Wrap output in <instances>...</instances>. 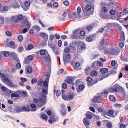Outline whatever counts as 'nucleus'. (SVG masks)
I'll return each mask as SVG.
<instances>
[{
    "mask_svg": "<svg viewBox=\"0 0 128 128\" xmlns=\"http://www.w3.org/2000/svg\"><path fill=\"white\" fill-rule=\"evenodd\" d=\"M86 80L87 83V85L88 86H90L96 84L98 82V80L96 79L94 80L93 81L92 79L90 77L87 76L86 78Z\"/></svg>",
    "mask_w": 128,
    "mask_h": 128,
    "instance_id": "nucleus-1",
    "label": "nucleus"
},
{
    "mask_svg": "<svg viewBox=\"0 0 128 128\" xmlns=\"http://www.w3.org/2000/svg\"><path fill=\"white\" fill-rule=\"evenodd\" d=\"M101 100V97L99 96H96L92 99V101L94 103H100Z\"/></svg>",
    "mask_w": 128,
    "mask_h": 128,
    "instance_id": "nucleus-2",
    "label": "nucleus"
},
{
    "mask_svg": "<svg viewBox=\"0 0 128 128\" xmlns=\"http://www.w3.org/2000/svg\"><path fill=\"white\" fill-rule=\"evenodd\" d=\"M118 29L120 32V34L122 40L124 41L125 40V35L124 32L122 30V27L120 26H119L118 28Z\"/></svg>",
    "mask_w": 128,
    "mask_h": 128,
    "instance_id": "nucleus-3",
    "label": "nucleus"
},
{
    "mask_svg": "<svg viewBox=\"0 0 128 128\" xmlns=\"http://www.w3.org/2000/svg\"><path fill=\"white\" fill-rule=\"evenodd\" d=\"M58 120V118L57 117H55L53 116H51L48 120V122L50 124H52L53 122L57 121Z\"/></svg>",
    "mask_w": 128,
    "mask_h": 128,
    "instance_id": "nucleus-4",
    "label": "nucleus"
},
{
    "mask_svg": "<svg viewBox=\"0 0 128 128\" xmlns=\"http://www.w3.org/2000/svg\"><path fill=\"white\" fill-rule=\"evenodd\" d=\"M46 96L44 95H42V97L43 99L41 98H38V100L39 102L40 103H42L43 106L46 103Z\"/></svg>",
    "mask_w": 128,
    "mask_h": 128,
    "instance_id": "nucleus-5",
    "label": "nucleus"
},
{
    "mask_svg": "<svg viewBox=\"0 0 128 128\" xmlns=\"http://www.w3.org/2000/svg\"><path fill=\"white\" fill-rule=\"evenodd\" d=\"M40 36L42 37L43 41L44 42H46L48 40V35L45 33L40 32Z\"/></svg>",
    "mask_w": 128,
    "mask_h": 128,
    "instance_id": "nucleus-6",
    "label": "nucleus"
},
{
    "mask_svg": "<svg viewBox=\"0 0 128 128\" xmlns=\"http://www.w3.org/2000/svg\"><path fill=\"white\" fill-rule=\"evenodd\" d=\"M106 4L103 2H100V5L101 6H102V11L103 13H106L108 11V9L107 8L105 7H104V6H106Z\"/></svg>",
    "mask_w": 128,
    "mask_h": 128,
    "instance_id": "nucleus-7",
    "label": "nucleus"
},
{
    "mask_svg": "<svg viewBox=\"0 0 128 128\" xmlns=\"http://www.w3.org/2000/svg\"><path fill=\"white\" fill-rule=\"evenodd\" d=\"M95 34H93L90 36L86 38V40L88 42H90L92 41V40L94 38V36H96Z\"/></svg>",
    "mask_w": 128,
    "mask_h": 128,
    "instance_id": "nucleus-8",
    "label": "nucleus"
},
{
    "mask_svg": "<svg viewBox=\"0 0 128 128\" xmlns=\"http://www.w3.org/2000/svg\"><path fill=\"white\" fill-rule=\"evenodd\" d=\"M83 123L87 128H88V126L90 124L89 121L87 120L86 118H84L83 120Z\"/></svg>",
    "mask_w": 128,
    "mask_h": 128,
    "instance_id": "nucleus-9",
    "label": "nucleus"
},
{
    "mask_svg": "<svg viewBox=\"0 0 128 128\" xmlns=\"http://www.w3.org/2000/svg\"><path fill=\"white\" fill-rule=\"evenodd\" d=\"M30 24L29 23L27 20L24 21L22 23V27H25L29 26L30 28Z\"/></svg>",
    "mask_w": 128,
    "mask_h": 128,
    "instance_id": "nucleus-10",
    "label": "nucleus"
},
{
    "mask_svg": "<svg viewBox=\"0 0 128 128\" xmlns=\"http://www.w3.org/2000/svg\"><path fill=\"white\" fill-rule=\"evenodd\" d=\"M11 23L13 24H15L17 22H18V20L16 16H12L10 20Z\"/></svg>",
    "mask_w": 128,
    "mask_h": 128,
    "instance_id": "nucleus-11",
    "label": "nucleus"
},
{
    "mask_svg": "<svg viewBox=\"0 0 128 128\" xmlns=\"http://www.w3.org/2000/svg\"><path fill=\"white\" fill-rule=\"evenodd\" d=\"M9 46L10 47L13 48H17V45H16L14 42L13 41H11L8 44Z\"/></svg>",
    "mask_w": 128,
    "mask_h": 128,
    "instance_id": "nucleus-12",
    "label": "nucleus"
},
{
    "mask_svg": "<svg viewBox=\"0 0 128 128\" xmlns=\"http://www.w3.org/2000/svg\"><path fill=\"white\" fill-rule=\"evenodd\" d=\"M109 72H110V73L108 72V74L105 76V77H107L108 76H109L111 74H114L116 73L115 70H111Z\"/></svg>",
    "mask_w": 128,
    "mask_h": 128,
    "instance_id": "nucleus-13",
    "label": "nucleus"
},
{
    "mask_svg": "<svg viewBox=\"0 0 128 128\" xmlns=\"http://www.w3.org/2000/svg\"><path fill=\"white\" fill-rule=\"evenodd\" d=\"M91 8V6L89 5H87L85 8H82L83 11L84 12H86L90 10Z\"/></svg>",
    "mask_w": 128,
    "mask_h": 128,
    "instance_id": "nucleus-14",
    "label": "nucleus"
},
{
    "mask_svg": "<svg viewBox=\"0 0 128 128\" xmlns=\"http://www.w3.org/2000/svg\"><path fill=\"white\" fill-rule=\"evenodd\" d=\"M93 113L90 112H88L86 114V119H91L92 118V114Z\"/></svg>",
    "mask_w": 128,
    "mask_h": 128,
    "instance_id": "nucleus-15",
    "label": "nucleus"
},
{
    "mask_svg": "<svg viewBox=\"0 0 128 128\" xmlns=\"http://www.w3.org/2000/svg\"><path fill=\"white\" fill-rule=\"evenodd\" d=\"M41 118L44 120L46 121L48 120V116L45 113H42L41 114Z\"/></svg>",
    "mask_w": 128,
    "mask_h": 128,
    "instance_id": "nucleus-16",
    "label": "nucleus"
},
{
    "mask_svg": "<svg viewBox=\"0 0 128 128\" xmlns=\"http://www.w3.org/2000/svg\"><path fill=\"white\" fill-rule=\"evenodd\" d=\"M84 88V85L81 84L78 86V89L77 90V92L78 93L80 92H81L83 90Z\"/></svg>",
    "mask_w": 128,
    "mask_h": 128,
    "instance_id": "nucleus-17",
    "label": "nucleus"
},
{
    "mask_svg": "<svg viewBox=\"0 0 128 128\" xmlns=\"http://www.w3.org/2000/svg\"><path fill=\"white\" fill-rule=\"evenodd\" d=\"M31 107V110L32 111H35L36 110V106L34 104H30Z\"/></svg>",
    "mask_w": 128,
    "mask_h": 128,
    "instance_id": "nucleus-18",
    "label": "nucleus"
},
{
    "mask_svg": "<svg viewBox=\"0 0 128 128\" xmlns=\"http://www.w3.org/2000/svg\"><path fill=\"white\" fill-rule=\"evenodd\" d=\"M100 71L102 73L105 74L108 72V70L107 68H101Z\"/></svg>",
    "mask_w": 128,
    "mask_h": 128,
    "instance_id": "nucleus-19",
    "label": "nucleus"
},
{
    "mask_svg": "<svg viewBox=\"0 0 128 128\" xmlns=\"http://www.w3.org/2000/svg\"><path fill=\"white\" fill-rule=\"evenodd\" d=\"M22 110V111H30V108L29 106H28L27 107L25 106H23Z\"/></svg>",
    "mask_w": 128,
    "mask_h": 128,
    "instance_id": "nucleus-20",
    "label": "nucleus"
},
{
    "mask_svg": "<svg viewBox=\"0 0 128 128\" xmlns=\"http://www.w3.org/2000/svg\"><path fill=\"white\" fill-rule=\"evenodd\" d=\"M109 98L113 102H115L116 101L115 97L113 95H110L109 96Z\"/></svg>",
    "mask_w": 128,
    "mask_h": 128,
    "instance_id": "nucleus-21",
    "label": "nucleus"
},
{
    "mask_svg": "<svg viewBox=\"0 0 128 128\" xmlns=\"http://www.w3.org/2000/svg\"><path fill=\"white\" fill-rule=\"evenodd\" d=\"M15 109L17 112H19L22 111V108L20 106H16Z\"/></svg>",
    "mask_w": 128,
    "mask_h": 128,
    "instance_id": "nucleus-22",
    "label": "nucleus"
},
{
    "mask_svg": "<svg viewBox=\"0 0 128 128\" xmlns=\"http://www.w3.org/2000/svg\"><path fill=\"white\" fill-rule=\"evenodd\" d=\"M62 98L64 100L68 101V96L65 94H62Z\"/></svg>",
    "mask_w": 128,
    "mask_h": 128,
    "instance_id": "nucleus-23",
    "label": "nucleus"
},
{
    "mask_svg": "<svg viewBox=\"0 0 128 128\" xmlns=\"http://www.w3.org/2000/svg\"><path fill=\"white\" fill-rule=\"evenodd\" d=\"M98 74V72L97 71L94 70L92 71L90 73V75L93 76H96Z\"/></svg>",
    "mask_w": 128,
    "mask_h": 128,
    "instance_id": "nucleus-24",
    "label": "nucleus"
},
{
    "mask_svg": "<svg viewBox=\"0 0 128 128\" xmlns=\"http://www.w3.org/2000/svg\"><path fill=\"white\" fill-rule=\"evenodd\" d=\"M42 91L43 94V95L46 96L48 94V89L46 88V89L43 88L42 90Z\"/></svg>",
    "mask_w": 128,
    "mask_h": 128,
    "instance_id": "nucleus-25",
    "label": "nucleus"
},
{
    "mask_svg": "<svg viewBox=\"0 0 128 128\" xmlns=\"http://www.w3.org/2000/svg\"><path fill=\"white\" fill-rule=\"evenodd\" d=\"M70 58V56L69 54H66L64 57V60H68Z\"/></svg>",
    "mask_w": 128,
    "mask_h": 128,
    "instance_id": "nucleus-26",
    "label": "nucleus"
},
{
    "mask_svg": "<svg viewBox=\"0 0 128 128\" xmlns=\"http://www.w3.org/2000/svg\"><path fill=\"white\" fill-rule=\"evenodd\" d=\"M80 48L81 50H84L86 49V46L84 42H83L82 43V45L81 46Z\"/></svg>",
    "mask_w": 128,
    "mask_h": 128,
    "instance_id": "nucleus-27",
    "label": "nucleus"
},
{
    "mask_svg": "<svg viewBox=\"0 0 128 128\" xmlns=\"http://www.w3.org/2000/svg\"><path fill=\"white\" fill-rule=\"evenodd\" d=\"M67 82L69 84H70L73 81L72 78L70 77L67 78Z\"/></svg>",
    "mask_w": 128,
    "mask_h": 128,
    "instance_id": "nucleus-28",
    "label": "nucleus"
},
{
    "mask_svg": "<svg viewBox=\"0 0 128 128\" xmlns=\"http://www.w3.org/2000/svg\"><path fill=\"white\" fill-rule=\"evenodd\" d=\"M13 8H19L20 7V5L17 2H15L13 4Z\"/></svg>",
    "mask_w": 128,
    "mask_h": 128,
    "instance_id": "nucleus-29",
    "label": "nucleus"
},
{
    "mask_svg": "<svg viewBox=\"0 0 128 128\" xmlns=\"http://www.w3.org/2000/svg\"><path fill=\"white\" fill-rule=\"evenodd\" d=\"M1 80L3 82H8L9 81L8 78L6 77L2 78H1Z\"/></svg>",
    "mask_w": 128,
    "mask_h": 128,
    "instance_id": "nucleus-30",
    "label": "nucleus"
},
{
    "mask_svg": "<svg viewBox=\"0 0 128 128\" xmlns=\"http://www.w3.org/2000/svg\"><path fill=\"white\" fill-rule=\"evenodd\" d=\"M48 82L47 81H44L43 82V85L45 87H46L47 89L48 88Z\"/></svg>",
    "mask_w": 128,
    "mask_h": 128,
    "instance_id": "nucleus-31",
    "label": "nucleus"
},
{
    "mask_svg": "<svg viewBox=\"0 0 128 128\" xmlns=\"http://www.w3.org/2000/svg\"><path fill=\"white\" fill-rule=\"evenodd\" d=\"M68 101H69L71 100L72 99L74 98V96L72 94H69L68 96Z\"/></svg>",
    "mask_w": 128,
    "mask_h": 128,
    "instance_id": "nucleus-32",
    "label": "nucleus"
},
{
    "mask_svg": "<svg viewBox=\"0 0 128 128\" xmlns=\"http://www.w3.org/2000/svg\"><path fill=\"white\" fill-rule=\"evenodd\" d=\"M16 16L18 21L19 20H22L23 18L22 16L20 15H18Z\"/></svg>",
    "mask_w": 128,
    "mask_h": 128,
    "instance_id": "nucleus-33",
    "label": "nucleus"
},
{
    "mask_svg": "<svg viewBox=\"0 0 128 128\" xmlns=\"http://www.w3.org/2000/svg\"><path fill=\"white\" fill-rule=\"evenodd\" d=\"M24 49V48L22 46H21L17 49V50L18 52H22L23 50Z\"/></svg>",
    "mask_w": 128,
    "mask_h": 128,
    "instance_id": "nucleus-34",
    "label": "nucleus"
},
{
    "mask_svg": "<svg viewBox=\"0 0 128 128\" xmlns=\"http://www.w3.org/2000/svg\"><path fill=\"white\" fill-rule=\"evenodd\" d=\"M45 58L49 62H51V58L48 54L47 56H46Z\"/></svg>",
    "mask_w": 128,
    "mask_h": 128,
    "instance_id": "nucleus-35",
    "label": "nucleus"
},
{
    "mask_svg": "<svg viewBox=\"0 0 128 128\" xmlns=\"http://www.w3.org/2000/svg\"><path fill=\"white\" fill-rule=\"evenodd\" d=\"M18 38L19 42H21L23 39V38L22 35H20L18 37Z\"/></svg>",
    "mask_w": 128,
    "mask_h": 128,
    "instance_id": "nucleus-36",
    "label": "nucleus"
},
{
    "mask_svg": "<svg viewBox=\"0 0 128 128\" xmlns=\"http://www.w3.org/2000/svg\"><path fill=\"white\" fill-rule=\"evenodd\" d=\"M33 28L34 30L38 32L40 30V28L37 26H33Z\"/></svg>",
    "mask_w": 128,
    "mask_h": 128,
    "instance_id": "nucleus-37",
    "label": "nucleus"
},
{
    "mask_svg": "<svg viewBox=\"0 0 128 128\" xmlns=\"http://www.w3.org/2000/svg\"><path fill=\"white\" fill-rule=\"evenodd\" d=\"M120 58L122 60L125 61L126 60V58L125 57V56L124 55H122V54L120 56Z\"/></svg>",
    "mask_w": 128,
    "mask_h": 128,
    "instance_id": "nucleus-38",
    "label": "nucleus"
},
{
    "mask_svg": "<svg viewBox=\"0 0 128 128\" xmlns=\"http://www.w3.org/2000/svg\"><path fill=\"white\" fill-rule=\"evenodd\" d=\"M26 28H24L22 30V32L23 33H24L27 32L30 28V27L28 26L26 27Z\"/></svg>",
    "mask_w": 128,
    "mask_h": 128,
    "instance_id": "nucleus-39",
    "label": "nucleus"
},
{
    "mask_svg": "<svg viewBox=\"0 0 128 128\" xmlns=\"http://www.w3.org/2000/svg\"><path fill=\"white\" fill-rule=\"evenodd\" d=\"M3 53L4 56L6 57H7L9 56V52L6 51H4L3 52Z\"/></svg>",
    "mask_w": 128,
    "mask_h": 128,
    "instance_id": "nucleus-40",
    "label": "nucleus"
},
{
    "mask_svg": "<svg viewBox=\"0 0 128 128\" xmlns=\"http://www.w3.org/2000/svg\"><path fill=\"white\" fill-rule=\"evenodd\" d=\"M60 112L61 114L63 116H65L66 114V110H62Z\"/></svg>",
    "mask_w": 128,
    "mask_h": 128,
    "instance_id": "nucleus-41",
    "label": "nucleus"
},
{
    "mask_svg": "<svg viewBox=\"0 0 128 128\" xmlns=\"http://www.w3.org/2000/svg\"><path fill=\"white\" fill-rule=\"evenodd\" d=\"M52 50L56 54H58V50L57 49L55 48H53Z\"/></svg>",
    "mask_w": 128,
    "mask_h": 128,
    "instance_id": "nucleus-42",
    "label": "nucleus"
},
{
    "mask_svg": "<svg viewBox=\"0 0 128 128\" xmlns=\"http://www.w3.org/2000/svg\"><path fill=\"white\" fill-rule=\"evenodd\" d=\"M97 110L99 112H102L104 111V109L101 107L98 108L97 109Z\"/></svg>",
    "mask_w": 128,
    "mask_h": 128,
    "instance_id": "nucleus-43",
    "label": "nucleus"
},
{
    "mask_svg": "<svg viewBox=\"0 0 128 128\" xmlns=\"http://www.w3.org/2000/svg\"><path fill=\"white\" fill-rule=\"evenodd\" d=\"M80 34L81 36H85L86 34L85 32L83 30H81L80 32Z\"/></svg>",
    "mask_w": 128,
    "mask_h": 128,
    "instance_id": "nucleus-44",
    "label": "nucleus"
},
{
    "mask_svg": "<svg viewBox=\"0 0 128 128\" xmlns=\"http://www.w3.org/2000/svg\"><path fill=\"white\" fill-rule=\"evenodd\" d=\"M19 96V95L18 94H15L14 93H12L11 95V97H18Z\"/></svg>",
    "mask_w": 128,
    "mask_h": 128,
    "instance_id": "nucleus-45",
    "label": "nucleus"
},
{
    "mask_svg": "<svg viewBox=\"0 0 128 128\" xmlns=\"http://www.w3.org/2000/svg\"><path fill=\"white\" fill-rule=\"evenodd\" d=\"M114 106L116 108H120L122 106L121 104H115L114 105Z\"/></svg>",
    "mask_w": 128,
    "mask_h": 128,
    "instance_id": "nucleus-46",
    "label": "nucleus"
},
{
    "mask_svg": "<svg viewBox=\"0 0 128 128\" xmlns=\"http://www.w3.org/2000/svg\"><path fill=\"white\" fill-rule=\"evenodd\" d=\"M113 88H114V92H118L120 90V88L118 87L115 86Z\"/></svg>",
    "mask_w": 128,
    "mask_h": 128,
    "instance_id": "nucleus-47",
    "label": "nucleus"
},
{
    "mask_svg": "<svg viewBox=\"0 0 128 128\" xmlns=\"http://www.w3.org/2000/svg\"><path fill=\"white\" fill-rule=\"evenodd\" d=\"M27 71L28 73H30L32 72V69L30 67H28L27 69Z\"/></svg>",
    "mask_w": 128,
    "mask_h": 128,
    "instance_id": "nucleus-48",
    "label": "nucleus"
},
{
    "mask_svg": "<svg viewBox=\"0 0 128 128\" xmlns=\"http://www.w3.org/2000/svg\"><path fill=\"white\" fill-rule=\"evenodd\" d=\"M70 49L68 47H66L64 49V51L66 53H69L70 52Z\"/></svg>",
    "mask_w": 128,
    "mask_h": 128,
    "instance_id": "nucleus-49",
    "label": "nucleus"
},
{
    "mask_svg": "<svg viewBox=\"0 0 128 128\" xmlns=\"http://www.w3.org/2000/svg\"><path fill=\"white\" fill-rule=\"evenodd\" d=\"M34 46L32 44H29L28 45L27 48L28 50H30L33 48Z\"/></svg>",
    "mask_w": 128,
    "mask_h": 128,
    "instance_id": "nucleus-50",
    "label": "nucleus"
},
{
    "mask_svg": "<svg viewBox=\"0 0 128 128\" xmlns=\"http://www.w3.org/2000/svg\"><path fill=\"white\" fill-rule=\"evenodd\" d=\"M92 28L93 27L92 26L90 25L88 26L87 28L88 31H91L92 30Z\"/></svg>",
    "mask_w": 128,
    "mask_h": 128,
    "instance_id": "nucleus-51",
    "label": "nucleus"
},
{
    "mask_svg": "<svg viewBox=\"0 0 128 128\" xmlns=\"http://www.w3.org/2000/svg\"><path fill=\"white\" fill-rule=\"evenodd\" d=\"M27 58L28 59V60L29 61L32 60L33 58V56L31 55L28 56Z\"/></svg>",
    "mask_w": 128,
    "mask_h": 128,
    "instance_id": "nucleus-52",
    "label": "nucleus"
},
{
    "mask_svg": "<svg viewBox=\"0 0 128 128\" xmlns=\"http://www.w3.org/2000/svg\"><path fill=\"white\" fill-rule=\"evenodd\" d=\"M37 82V79L36 78H35L32 79L31 81V82L32 84H34L36 83Z\"/></svg>",
    "mask_w": 128,
    "mask_h": 128,
    "instance_id": "nucleus-53",
    "label": "nucleus"
},
{
    "mask_svg": "<svg viewBox=\"0 0 128 128\" xmlns=\"http://www.w3.org/2000/svg\"><path fill=\"white\" fill-rule=\"evenodd\" d=\"M97 65L98 66H102V63L100 61H97Z\"/></svg>",
    "mask_w": 128,
    "mask_h": 128,
    "instance_id": "nucleus-54",
    "label": "nucleus"
},
{
    "mask_svg": "<svg viewBox=\"0 0 128 128\" xmlns=\"http://www.w3.org/2000/svg\"><path fill=\"white\" fill-rule=\"evenodd\" d=\"M6 34L7 36H12V34L11 32L8 31H6Z\"/></svg>",
    "mask_w": 128,
    "mask_h": 128,
    "instance_id": "nucleus-55",
    "label": "nucleus"
},
{
    "mask_svg": "<svg viewBox=\"0 0 128 128\" xmlns=\"http://www.w3.org/2000/svg\"><path fill=\"white\" fill-rule=\"evenodd\" d=\"M108 114L110 115H112L114 114V111L111 110H109L108 112Z\"/></svg>",
    "mask_w": 128,
    "mask_h": 128,
    "instance_id": "nucleus-56",
    "label": "nucleus"
},
{
    "mask_svg": "<svg viewBox=\"0 0 128 128\" xmlns=\"http://www.w3.org/2000/svg\"><path fill=\"white\" fill-rule=\"evenodd\" d=\"M4 18L3 17H0V23L4 24Z\"/></svg>",
    "mask_w": 128,
    "mask_h": 128,
    "instance_id": "nucleus-57",
    "label": "nucleus"
},
{
    "mask_svg": "<svg viewBox=\"0 0 128 128\" xmlns=\"http://www.w3.org/2000/svg\"><path fill=\"white\" fill-rule=\"evenodd\" d=\"M97 61H96L94 62H93L92 65V68H95V66H96L97 65Z\"/></svg>",
    "mask_w": 128,
    "mask_h": 128,
    "instance_id": "nucleus-58",
    "label": "nucleus"
},
{
    "mask_svg": "<svg viewBox=\"0 0 128 128\" xmlns=\"http://www.w3.org/2000/svg\"><path fill=\"white\" fill-rule=\"evenodd\" d=\"M8 82V85L10 87H14V85L12 83L11 81H9Z\"/></svg>",
    "mask_w": 128,
    "mask_h": 128,
    "instance_id": "nucleus-59",
    "label": "nucleus"
},
{
    "mask_svg": "<svg viewBox=\"0 0 128 128\" xmlns=\"http://www.w3.org/2000/svg\"><path fill=\"white\" fill-rule=\"evenodd\" d=\"M30 5V3L28 1H26L24 2V5L26 7L29 6Z\"/></svg>",
    "mask_w": 128,
    "mask_h": 128,
    "instance_id": "nucleus-60",
    "label": "nucleus"
},
{
    "mask_svg": "<svg viewBox=\"0 0 128 128\" xmlns=\"http://www.w3.org/2000/svg\"><path fill=\"white\" fill-rule=\"evenodd\" d=\"M45 53V51L44 50H42L40 51V53L41 55H44Z\"/></svg>",
    "mask_w": 128,
    "mask_h": 128,
    "instance_id": "nucleus-61",
    "label": "nucleus"
},
{
    "mask_svg": "<svg viewBox=\"0 0 128 128\" xmlns=\"http://www.w3.org/2000/svg\"><path fill=\"white\" fill-rule=\"evenodd\" d=\"M61 94L60 91L58 90H57L56 92V95L57 96H59Z\"/></svg>",
    "mask_w": 128,
    "mask_h": 128,
    "instance_id": "nucleus-62",
    "label": "nucleus"
},
{
    "mask_svg": "<svg viewBox=\"0 0 128 128\" xmlns=\"http://www.w3.org/2000/svg\"><path fill=\"white\" fill-rule=\"evenodd\" d=\"M63 4L66 6H68L69 5V3L68 0H66L63 2Z\"/></svg>",
    "mask_w": 128,
    "mask_h": 128,
    "instance_id": "nucleus-63",
    "label": "nucleus"
},
{
    "mask_svg": "<svg viewBox=\"0 0 128 128\" xmlns=\"http://www.w3.org/2000/svg\"><path fill=\"white\" fill-rule=\"evenodd\" d=\"M106 126L108 128H111L112 126V124L110 123H108L106 124Z\"/></svg>",
    "mask_w": 128,
    "mask_h": 128,
    "instance_id": "nucleus-64",
    "label": "nucleus"
}]
</instances>
